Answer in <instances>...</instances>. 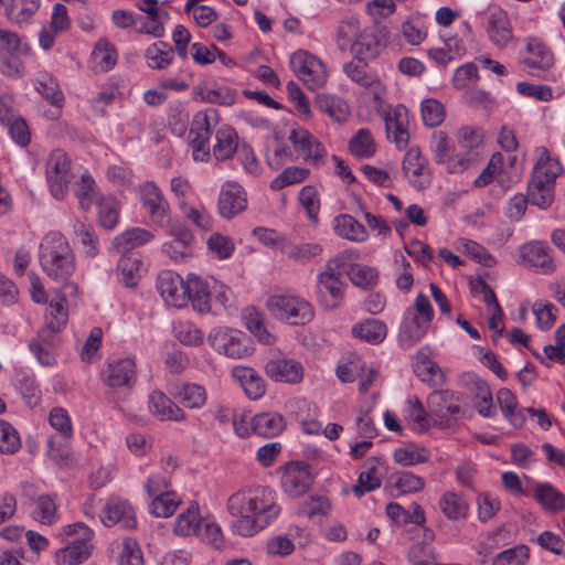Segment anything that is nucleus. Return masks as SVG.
<instances>
[{
  "label": "nucleus",
  "mask_w": 565,
  "mask_h": 565,
  "mask_svg": "<svg viewBox=\"0 0 565 565\" xmlns=\"http://www.w3.org/2000/svg\"><path fill=\"white\" fill-rule=\"evenodd\" d=\"M335 232L353 242H363L367 238V231L363 224L349 214H341L334 218Z\"/></svg>",
  "instance_id": "nucleus-43"
},
{
  "label": "nucleus",
  "mask_w": 565,
  "mask_h": 565,
  "mask_svg": "<svg viewBox=\"0 0 565 565\" xmlns=\"http://www.w3.org/2000/svg\"><path fill=\"white\" fill-rule=\"evenodd\" d=\"M246 207L247 196L243 186L234 181H226L221 188L217 200L218 214L223 218L231 220Z\"/></svg>",
  "instance_id": "nucleus-17"
},
{
  "label": "nucleus",
  "mask_w": 565,
  "mask_h": 565,
  "mask_svg": "<svg viewBox=\"0 0 565 565\" xmlns=\"http://www.w3.org/2000/svg\"><path fill=\"white\" fill-rule=\"evenodd\" d=\"M104 381L109 387L132 388L137 381L135 360L120 358L107 363L103 372Z\"/></svg>",
  "instance_id": "nucleus-18"
},
{
  "label": "nucleus",
  "mask_w": 565,
  "mask_h": 565,
  "mask_svg": "<svg viewBox=\"0 0 565 565\" xmlns=\"http://www.w3.org/2000/svg\"><path fill=\"white\" fill-rule=\"evenodd\" d=\"M380 41L369 30H363L362 35L349 49L355 60L367 62L375 58L380 53Z\"/></svg>",
  "instance_id": "nucleus-40"
},
{
  "label": "nucleus",
  "mask_w": 565,
  "mask_h": 565,
  "mask_svg": "<svg viewBox=\"0 0 565 565\" xmlns=\"http://www.w3.org/2000/svg\"><path fill=\"white\" fill-rule=\"evenodd\" d=\"M363 30L354 17L343 19L337 29V45L340 51L348 52L353 43L362 35Z\"/></svg>",
  "instance_id": "nucleus-47"
},
{
  "label": "nucleus",
  "mask_w": 565,
  "mask_h": 565,
  "mask_svg": "<svg viewBox=\"0 0 565 565\" xmlns=\"http://www.w3.org/2000/svg\"><path fill=\"white\" fill-rule=\"evenodd\" d=\"M451 150L452 145L447 134L444 131H436L433 135L434 159L437 163L445 164L448 172H463L477 161L476 152L470 153L468 157H450Z\"/></svg>",
  "instance_id": "nucleus-10"
},
{
  "label": "nucleus",
  "mask_w": 565,
  "mask_h": 565,
  "mask_svg": "<svg viewBox=\"0 0 565 565\" xmlns=\"http://www.w3.org/2000/svg\"><path fill=\"white\" fill-rule=\"evenodd\" d=\"M174 337L184 345L198 347L203 343L202 331L192 322L180 321L174 328Z\"/></svg>",
  "instance_id": "nucleus-63"
},
{
  "label": "nucleus",
  "mask_w": 565,
  "mask_h": 565,
  "mask_svg": "<svg viewBox=\"0 0 565 565\" xmlns=\"http://www.w3.org/2000/svg\"><path fill=\"white\" fill-rule=\"evenodd\" d=\"M36 92L53 107L62 109L65 96L57 79L49 73H40L33 82Z\"/></svg>",
  "instance_id": "nucleus-33"
},
{
  "label": "nucleus",
  "mask_w": 565,
  "mask_h": 565,
  "mask_svg": "<svg viewBox=\"0 0 565 565\" xmlns=\"http://www.w3.org/2000/svg\"><path fill=\"white\" fill-rule=\"evenodd\" d=\"M267 376L276 382L298 384L303 379V366L294 359H273L265 365Z\"/></svg>",
  "instance_id": "nucleus-23"
},
{
  "label": "nucleus",
  "mask_w": 565,
  "mask_h": 565,
  "mask_svg": "<svg viewBox=\"0 0 565 565\" xmlns=\"http://www.w3.org/2000/svg\"><path fill=\"white\" fill-rule=\"evenodd\" d=\"M266 307L275 319L291 326H305L315 318L313 306L295 294H276L268 297Z\"/></svg>",
  "instance_id": "nucleus-4"
},
{
  "label": "nucleus",
  "mask_w": 565,
  "mask_h": 565,
  "mask_svg": "<svg viewBox=\"0 0 565 565\" xmlns=\"http://www.w3.org/2000/svg\"><path fill=\"white\" fill-rule=\"evenodd\" d=\"M366 66V62L354 58L343 64V72L353 83L364 87L377 77L375 73L367 72Z\"/></svg>",
  "instance_id": "nucleus-64"
},
{
  "label": "nucleus",
  "mask_w": 565,
  "mask_h": 565,
  "mask_svg": "<svg viewBox=\"0 0 565 565\" xmlns=\"http://www.w3.org/2000/svg\"><path fill=\"white\" fill-rule=\"evenodd\" d=\"M98 220L100 226L106 230H113L119 220V204L111 196H102L97 202Z\"/></svg>",
  "instance_id": "nucleus-53"
},
{
  "label": "nucleus",
  "mask_w": 565,
  "mask_h": 565,
  "mask_svg": "<svg viewBox=\"0 0 565 565\" xmlns=\"http://www.w3.org/2000/svg\"><path fill=\"white\" fill-rule=\"evenodd\" d=\"M434 318V310L426 295H418L414 306L405 310L398 332V343L411 349L426 334Z\"/></svg>",
  "instance_id": "nucleus-3"
},
{
  "label": "nucleus",
  "mask_w": 565,
  "mask_h": 565,
  "mask_svg": "<svg viewBox=\"0 0 565 565\" xmlns=\"http://www.w3.org/2000/svg\"><path fill=\"white\" fill-rule=\"evenodd\" d=\"M527 55L524 57L526 66L536 70H548L554 63L552 51L537 39H529Z\"/></svg>",
  "instance_id": "nucleus-36"
},
{
  "label": "nucleus",
  "mask_w": 565,
  "mask_h": 565,
  "mask_svg": "<svg viewBox=\"0 0 565 565\" xmlns=\"http://www.w3.org/2000/svg\"><path fill=\"white\" fill-rule=\"evenodd\" d=\"M316 105L322 113L339 122L345 121L349 116V105L338 96L318 94Z\"/></svg>",
  "instance_id": "nucleus-44"
},
{
  "label": "nucleus",
  "mask_w": 565,
  "mask_h": 565,
  "mask_svg": "<svg viewBox=\"0 0 565 565\" xmlns=\"http://www.w3.org/2000/svg\"><path fill=\"white\" fill-rule=\"evenodd\" d=\"M254 434L262 437H275L285 428L284 417L277 413H262L253 417L250 422Z\"/></svg>",
  "instance_id": "nucleus-37"
},
{
  "label": "nucleus",
  "mask_w": 565,
  "mask_h": 565,
  "mask_svg": "<svg viewBox=\"0 0 565 565\" xmlns=\"http://www.w3.org/2000/svg\"><path fill=\"white\" fill-rule=\"evenodd\" d=\"M21 448L18 430L8 422L0 419V454L13 455Z\"/></svg>",
  "instance_id": "nucleus-61"
},
{
  "label": "nucleus",
  "mask_w": 565,
  "mask_h": 565,
  "mask_svg": "<svg viewBox=\"0 0 565 565\" xmlns=\"http://www.w3.org/2000/svg\"><path fill=\"white\" fill-rule=\"evenodd\" d=\"M289 141L294 150L306 162H311L316 166L323 163L327 156L324 146L307 129L294 128L289 134Z\"/></svg>",
  "instance_id": "nucleus-14"
},
{
  "label": "nucleus",
  "mask_w": 565,
  "mask_h": 565,
  "mask_svg": "<svg viewBox=\"0 0 565 565\" xmlns=\"http://www.w3.org/2000/svg\"><path fill=\"white\" fill-rule=\"evenodd\" d=\"M254 503L253 519L232 521L231 530L234 534L245 537L253 536L271 523L280 512L275 492L270 488H254Z\"/></svg>",
  "instance_id": "nucleus-2"
},
{
  "label": "nucleus",
  "mask_w": 565,
  "mask_h": 565,
  "mask_svg": "<svg viewBox=\"0 0 565 565\" xmlns=\"http://www.w3.org/2000/svg\"><path fill=\"white\" fill-rule=\"evenodd\" d=\"M420 113L424 124L430 128L439 126L446 116L444 105L434 98L422 102Z\"/></svg>",
  "instance_id": "nucleus-62"
},
{
  "label": "nucleus",
  "mask_w": 565,
  "mask_h": 565,
  "mask_svg": "<svg viewBox=\"0 0 565 565\" xmlns=\"http://www.w3.org/2000/svg\"><path fill=\"white\" fill-rule=\"evenodd\" d=\"M350 151L359 158H370L375 152V145L367 129H360L349 142Z\"/></svg>",
  "instance_id": "nucleus-60"
},
{
  "label": "nucleus",
  "mask_w": 565,
  "mask_h": 565,
  "mask_svg": "<svg viewBox=\"0 0 565 565\" xmlns=\"http://www.w3.org/2000/svg\"><path fill=\"white\" fill-rule=\"evenodd\" d=\"M74 194L78 201L79 207L87 212L92 209L93 204L99 201L96 191V183L89 173H83L79 181L75 184Z\"/></svg>",
  "instance_id": "nucleus-45"
},
{
  "label": "nucleus",
  "mask_w": 565,
  "mask_h": 565,
  "mask_svg": "<svg viewBox=\"0 0 565 565\" xmlns=\"http://www.w3.org/2000/svg\"><path fill=\"white\" fill-rule=\"evenodd\" d=\"M254 503V488L242 489L233 493L226 503V509L232 516L236 520H250L253 519Z\"/></svg>",
  "instance_id": "nucleus-35"
},
{
  "label": "nucleus",
  "mask_w": 565,
  "mask_h": 565,
  "mask_svg": "<svg viewBox=\"0 0 565 565\" xmlns=\"http://www.w3.org/2000/svg\"><path fill=\"white\" fill-rule=\"evenodd\" d=\"M484 28L492 44L499 49L505 47L513 38L509 17L500 9L489 11Z\"/></svg>",
  "instance_id": "nucleus-22"
},
{
  "label": "nucleus",
  "mask_w": 565,
  "mask_h": 565,
  "mask_svg": "<svg viewBox=\"0 0 565 565\" xmlns=\"http://www.w3.org/2000/svg\"><path fill=\"white\" fill-rule=\"evenodd\" d=\"M377 473V468L369 459L366 462V470L359 475L358 483L352 488V491L358 498H361L366 492L374 491L381 487V479L379 478Z\"/></svg>",
  "instance_id": "nucleus-54"
},
{
  "label": "nucleus",
  "mask_w": 565,
  "mask_h": 565,
  "mask_svg": "<svg viewBox=\"0 0 565 565\" xmlns=\"http://www.w3.org/2000/svg\"><path fill=\"white\" fill-rule=\"evenodd\" d=\"M73 228L76 241L82 245L83 252L89 257L95 256L98 253V239L94 234L93 227L76 220Z\"/></svg>",
  "instance_id": "nucleus-55"
},
{
  "label": "nucleus",
  "mask_w": 565,
  "mask_h": 565,
  "mask_svg": "<svg viewBox=\"0 0 565 565\" xmlns=\"http://www.w3.org/2000/svg\"><path fill=\"white\" fill-rule=\"evenodd\" d=\"M498 404L504 417L514 426L521 427L525 422V417L521 411L516 409L518 402L514 394L508 388L499 390L497 394Z\"/></svg>",
  "instance_id": "nucleus-49"
},
{
  "label": "nucleus",
  "mask_w": 565,
  "mask_h": 565,
  "mask_svg": "<svg viewBox=\"0 0 565 565\" xmlns=\"http://www.w3.org/2000/svg\"><path fill=\"white\" fill-rule=\"evenodd\" d=\"M238 148V136L230 125H221L215 131V145L212 148L216 160H227L234 156Z\"/></svg>",
  "instance_id": "nucleus-30"
},
{
  "label": "nucleus",
  "mask_w": 565,
  "mask_h": 565,
  "mask_svg": "<svg viewBox=\"0 0 565 565\" xmlns=\"http://www.w3.org/2000/svg\"><path fill=\"white\" fill-rule=\"evenodd\" d=\"M393 490L396 491V495L407 494L420 491L425 481L422 477L413 475L408 471H402L392 477Z\"/></svg>",
  "instance_id": "nucleus-57"
},
{
  "label": "nucleus",
  "mask_w": 565,
  "mask_h": 565,
  "mask_svg": "<svg viewBox=\"0 0 565 565\" xmlns=\"http://www.w3.org/2000/svg\"><path fill=\"white\" fill-rule=\"evenodd\" d=\"M210 345L231 359H242L252 354L250 339L242 331L230 328L213 329L209 335Z\"/></svg>",
  "instance_id": "nucleus-7"
},
{
  "label": "nucleus",
  "mask_w": 565,
  "mask_h": 565,
  "mask_svg": "<svg viewBox=\"0 0 565 565\" xmlns=\"http://www.w3.org/2000/svg\"><path fill=\"white\" fill-rule=\"evenodd\" d=\"M232 376L239 383L248 398L256 401L264 396L266 392L265 381L253 367L234 366Z\"/></svg>",
  "instance_id": "nucleus-26"
},
{
  "label": "nucleus",
  "mask_w": 565,
  "mask_h": 565,
  "mask_svg": "<svg viewBox=\"0 0 565 565\" xmlns=\"http://www.w3.org/2000/svg\"><path fill=\"white\" fill-rule=\"evenodd\" d=\"M138 192L141 203L149 211L151 221L163 226L169 216L170 207L160 188L153 181H146L139 185Z\"/></svg>",
  "instance_id": "nucleus-16"
},
{
  "label": "nucleus",
  "mask_w": 565,
  "mask_h": 565,
  "mask_svg": "<svg viewBox=\"0 0 565 565\" xmlns=\"http://www.w3.org/2000/svg\"><path fill=\"white\" fill-rule=\"evenodd\" d=\"M347 275L354 286L363 289L373 288L379 276L375 268L362 264L350 265Z\"/></svg>",
  "instance_id": "nucleus-51"
},
{
  "label": "nucleus",
  "mask_w": 565,
  "mask_h": 565,
  "mask_svg": "<svg viewBox=\"0 0 565 565\" xmlns=\"http://www.w3.org/2000/svg\"><path fill=\"white\" fill-rule=\"evenodd\" d=\"M216 115L215 110H206L196 114L192 120L189 138L195 161H205L210 158L211 120L216 119Z\"/></svg>",
  "instance_id": "nucleus-9"
},
{
  "label": "nucleus",
  "mask_w": 565,
  "mask_h": 565,
  "mask_svg": "<svg viewBox=\"0 0 565 565\" xmlns=\"http://www.w3.org/2000/svg\"><path fill=\"white\" fill-rule=\"evenodd\" d=\"M347 284L333 274L319 273L316 279L317 301L326 310H335L344 301Z\"/></svg>",
  "instance_id": "nucleus-11"
},
{
  "label": "nucleus",
  "mask_w": 565,
  "mask_h": 565,
  "mask_svg": "<svg viewBox=\"0 0 565 565\" xmlns=\"http://www.w3.org/2000/svg\"><path fill=\"white\" fill-rule=\"evenodd\" d=\"M153 238V234L145 228L132 227L114 238V247L124 253L139 247Z\"/></svg>",
  "instance_id": "nucleus-42"
},
{
  "label": "nucleus",
  "mask_w": 565,
  "mask_h": 565,
  "mask_svg": "<svg viewBox=\"0 0 565 565\" xmlns=\"http://www.w3.org/2000/svg\"><path fill=\"white\" fill-rule=\"evenodd\" d=\"M93 61L102 71H109L117 63V53L108 41L99 40L92 53Z\"/></svg>",
  "instance_id": "nucleus-58"
},
{
  "label": "nucleus",
  "mask_w": 565,
  "mask_h": 565,
  "mask_svg": "<svg viewBox=\"0 0 565 565\" xmlns=\"http://www.w3.org/2000/svg\"><path fill=\"white\" fill-rule=\"evenodd\" d=\"M145 57L150 68L163 70L172 64L174 58V50L169 43L158 41L148 46L145 52Z\"/></svg>",
  "instance_id": "nucleus-41"
},
{
  "label": "nucleus",
  "mask_w": 565,
  "mask_h": 565,
  "mask_svg": "<svg viewBox=\"0 0 565 565\" xmlns=\"http://www.w3.org/2000/svg\"><path fill=\"white\" fill-rule=\"evenodd\" d=\"M201 522L202 518L200 515L199 505L191 503L184 512L177 516L173 531L179 536H190L196 533Z\"/></svg>",
  "instance_id": "nucleus-46"
},
{
  "label": "nucleus",
  "mask_w": 565,
  "mask_h": 565,
  "mask_svg": "<svg viewBox=\"0 0 565 565\" xmlns=\"http://www.w3.org/2000/svg\"><path fill=\"white\" fill-rule=\"evenodd\" d=\"M384 121L388 140L393 141L398 149L405 148L409 140L408 109L398 104L385 113Z\"/></svg>",
  "instance_id": "nucleus-20"
},
{
  "label": "nucleus",
  "mask_w": 565,
  "mask_h": 565,
  "mask_svg": "<svg viewBox=\"0 0 565 565\" xmlns=\"http://www.w3.org/2000/svg\"><path fill=\"white\" fill-rule=\"evenodd\" d=\"M173 396L183 406L192 409L203 407L207 398L205 388L194 383L183 384Z\"/></svg>",
  "instance_id": "nucleus-48"
},
{
  "label": "nucleus",
  "mask_w": 565,
  "mask_h": 565,
  "mask_svg": "<svg viewBox=\"0 0 565 565\" xmlns=\"http://www.w3.org/2000/svg\"><path fill=\"white\" fill-rule=\"evenodd\" d=\"M527 198L532 204L546 209L554 200V184L531 179L527 185Z\"/></svg>",
  "instance_id": "nucleus-50"
},
{
  "label": "nucleus",
  "mask_w": 565,
  "mask_h": 565,
  "mask_svg": "<svg viewBox=\"0 0 565 565\" xmlns=\"http://www.w3.org/2000/svg\"><path fill=\"white\" fill-rule=\"evenodd\" d=\"M351 333L353 338L364 341L372 345L382 343L387 335L385 322L375 318H367L352 326Z\"/></svg>",
  "instance_id": "nucleus-28"
},
{
  "label": "nucleus",
  "mask_w": 565,
  "mask_h": 565,
  "mask_svg": "<svg viewBox=\"0 0 565 565\" xmlns=\"http://www.w3.org/2000/svg\"><path fill=\"white\" fill-rule=\"evenodd\" d=\"M427 160L422 156L419 148L412 147L403 160V171L409 183L417 190L428 186L429 178L426 171Z\"/></svg>",
  "instance_id": "nucleus-24"
},
{
  "label": "nucleus",
  "mask_w": 565,
  "mask_h": 565,
  "mask_svg": "<svg viewBox=\"0 0 565 565\" xmlns=\"http://www.w3.org/2000/svg\"><path fill=\"white\" fill-rule=\"evenodd\" d=\"M149 411L160 420H185V413L162 392L149 395Z\"/></svg>",
  "instance_id": "nucleus-27"
},
{
  "label": "nucleus",
  "mask_w": 565,
  "mask_h": 565,
  "mask_svg": "<svg viewBox=\"0 0 565 565\" xmlns=\"http://www.w3.org/2000/svg\"><path fill=\"white\" fill-rule=\"evenodd\" d=\"M536 152L539 159L533 168L532 179L554 184L556 178L563 171V166L557 159L550 156L547 148L540 147Z\"/></svg>",
  "instance_id": "nucleus-31"
},
{
  "label": "nucleus",
  "mask_w": 565,
  "mask_h": 565,
  "mask_svg": "<svg viewBox=\"0 0 565 565\" xmlns=\"http://www.w3.org/2000/svg\"><path fill=\"white\" fill-rule=\"evenodd\" d=\"M93 535L94 532L82 522L65 525L60 537L66 545L57 552V562L63 565H78L85 562L92 554L93 546L89 542Z\"/></svg>",
  "instance_id": "nucleus-5"
},
{
  "label": "nucleus",
  "mask_w": 565,
  "mask_h": 565,
  "mask_svg": "<svg viewBox=\"0 0 565 565\" xmlns=\"http://www.w3.org/2000/svg\"><path fill=\"white\" fill-rule=\"evenodd\" d=\"M179 504L180 499L173 491H170L168 493H160L159 497L152 499L149 509L157 518H169L174 513Z\"/></svg>",
  "instance_id": "nucleus-59"
},
{
  "label": "nucleus",
  "mask_w": 565,
  "mask_h": 565,
  "mask_svg": "<svg viewBox=\"0 0 565 565\" xmlns=\"http://www.w3.org/2000/svg\"><path fill=\"white\" fill-rule=\"evenodd\" d=\"M102 521L106 526L120 524L121 527L130 530L137 524L132 507L124 500L110 499L104 507Z\"/></svg>",
  "instance_id": "nucleus-25"
},
{
  "label": "nucleus",
  "mask_w": 565,
  "mask_h": 565,
  "mask_svg": "<svg viewBox=\"0 0 565 565\" xmlns=\"http://www.w3.org/2000/svg\"><path fill=\"white\" fill-rule=\"evenodd\" d=\"M32 519L43 525H53L58 520V504L56 494H41L34 501L31 512Z\"/></svg>",
  "instance_id": "nucleus-34"
},
{
  "label": "nucleus",
  "mask_w": 565,
  "mask_h": 565,
  "mask_svg": "<svg viewBox=\"0 0 565 565\" xmlns=\"http://www.w3.org/2000/svg\"><path fill=\"white\" fill-rule=\"evenodd\" d=\"M415 373L420 381L433 387H440L445 383V375L440 367L427 358L416 363Z\"/></svg>",
  "instance_id": "nucleus-52"
},
{
  "label": "nucleus",
  "mask_w": 565,
  "mask_h": 565,
  "mask_svg": "<svg viewBox=\"0 0 565 565\" xmlns=\"http://www.w3.org/2000/svg\"><path fill=\"white\" fill-rule=\"evenodd\" d=\"M313 482L310 466L302 461H290L284 467L281 486L284 491L292 498L306 493Z\"/></svg>",
  "instance_id": "nucleus-13"
},
{
  "label": "nucleus",
  "mask_w": 565,
  "mask_h": 565,
  "mask_svg": "<svg viewBox=\"0 0 565 565\" xmlns=\"http://www.w3.org/2000/svg\"><path fill=\"white\" fill-rule=\"evenodd\" d=\"M290 65L298 78L310 89H317L327 82L324 64L306 51H297L290 57Z\"/></svg>",
  "instance_id": "nucleus-8"
},
{
  "label": "nucleus",
  "mask_w": 565,
  "mask_h": 565,
  "mask_svg": "<svg viewBox=\"0 0 565 565\" xmlns=\"http://www.w3.org/2000/svg\"><path fill=\"white\" fill-rule=\"evenodd\" d=\"M191 301L192 307L200 313L211 310L212 291L209 282L198 276L188 277L186 303Z\"/></svg>",
  "instance_id": "nucleus-29"
},
{
  "label": "nucleus",
  "mask_w": 565,
  "mask_h": 565,
  "mask_svg": "<svg viewBox=\"0 0 565 565\" xmlns=\"http://www.w3.org/2000/svg\"><path fill=\"white\" fill-rule=\"evenodd\" d=\"M71 161L66 153L57 149L51 152L46 161V179L52 195L63 199L68 184Z\"/></svg>",
  "instance_id": "nucleus-12"
},
{
  "label": "nucleus",
  "mask_w": 565,
  "mask_h": 565,
  "mask_svg": "<svg viewBox=\"0 0 565 565\" xmlns=\"http://www.w3.org/2000/svg\"><path fill=\"white\" fill-rule=\"evenodd\" d=\"M310 174L309 169L301 167H288L284 169L271 182L270 189L274 191L282 190L286 186L294 185L305 181Z\"/></svg>",
  "instance_id": "nucleus-56"
},
{
  "label": "nucleus",
  "mask_w": 565,
  "mask_h": 565,
  "mask_svg": "<svg viewBox=\"0 0 565 565\" xmlns=\"http://www.w3.org/2000/svg\"><path fill=\"white\" fill-rule=\"evenodd\" d=\"M44 273L52 279L66 281L75 271V256L67 239L58 232L46 234L39 250Z\"/></svg>",
  "instance_id": "nucleus-1"
},
{
  "label": "nucleus",
  "mask_w": 565,
  "mask_h": 565,
  "mask_svg": "<svg viewBox=\"0 0 565 565\" xmlns=\"http://www.w3.org/2000/svg\"><path fill=\"white\" fill-rule=\"evenodd\" d=\"M534 497L546 511L558 512L565 509V495L550 483H537Z\"/></svg>",
  "instance_id": "nucleus-39"
},
{
  "label": "nucleus",
  "mask_w": 565,
  "mask_h": 565,
  "mask_svg": "<svg viewBox=\"0 0 565 565\" xmlns=\"http://www.w3.org/2000/svg\"><path fill=\"white\" fill-rule=\"evenodd\" d=\"M41 0H10L4 6V15L13 24H28L40 10Z\"/></svg>",
  "instance_id": "nucleus-32"
},
{
  "label": "nucleus",
  "mask_w": 565,
  "mask_h": 565,
  "mask_svg": "<svg viewBox=\"0 0 565 565\" xmlns=\"http://www.w3.org/2000/svg\"><path fill=\"white\" fill-rule=\"evenodd\" d=\"M157 290L168 306L186 307L188 280L172 270H163L157 278Z\"/></svg>",
  "instance_id": "nucleus-15"
},
{
  "label": "nucleus",
  "mask_w": 565,
  "mask_h": 565,
  "mask_svg": "<svg viewBox=\"0 0 565 565\" xmlns=\"http://www.w3.org/2000/svg\"><path fill=\"white\" fill-rule=\"evenodd\" d=\"M77 285L67 281L60 290V295L51 299L45 315V326L39 331V339L47 342L54 333L61 332L67 322V298L77 295Z\"/></svg>",
  "instance_id": "nucleus-6"
},
{
  "label": "nucleus",
  "mask_w": 565,
  "mask_h": 565,
  "mask_svg": "<svg viewBox=\"0 0 565 565\" xmlns=\"http://www.w3.org/2000/svg\"><path fill=\"white\" fill-rule=\"evenodd\" d=\"M444 515L451 521L463 520L469 512V504L466 499L454 491L445 492L438 502Z\"/></svg>",
  "instance_id": "nucleus-38"
},
{
  "label": "nucleus",
  "mask_w": 565,
  "mask_h": 565,
  "mask_svg": "<svg viewBox=\"0 0 565 565\" xmlns=\"http://www.w3.org/2000/svg\"><path fill=\"white\" fill-rule=\"evenodd\" d=\"M459 396L449 390H436L429 394L427 406L430 415L440 419H458L463 416Z\"/></svg>",
  "instance_id": "nucleus-19"
},
{
  "label": "nucleus",
  "mask_w": 565,
  "mask_h": 565,
  "mask_svg": "<svg viewBox=\"0 0 565 565\" xmlns=\"http://www.w3.org/2000/svg\"><path fill=\"white\" fill-rule=\"evenodd\" d=\"M521 257L524 263L544 274H551L556 265L553 258V249L545 242H530L521 248Z\"/></svg>",
  "instance_id": "nucleus-21"
}]
</instances>
